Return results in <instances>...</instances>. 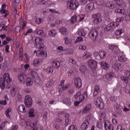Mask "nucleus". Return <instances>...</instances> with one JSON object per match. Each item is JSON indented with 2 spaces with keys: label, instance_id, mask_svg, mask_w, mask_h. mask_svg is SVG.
I'll use <instances>...</instances> for the list:
<instances>
[{
  "label": "nucleus",
  "instance_id": "54",
  "mask_svg": "<svg viewBox=\"0 0 130 130\" xmlns=\"http://www.w3.org/2000/svg\"><path fill=\"white\" fill-rule=\"evenodd\" d=\"M96 126L98 127V128L101 129L102 127H103V124H102V122H99L97 123Z\"/></svg>",
  "mask_w": 130,
  "mask_h": 130
},
{
  "label": "nucleus",
  "instance_id": "52",
  "mask_svg": "<svg viewBox=\"0 0 130 130\" xmlns=\"http://www.w3.org/2000/svg\"><path fill=\"white\" fill-rule=\"evenodd\" d=\"M19 58H21V57H23V48H19Z\"/></svg>",
  "mask_w": 130,
  "mask_h": 130
},
{
  "label": "nucleus",
  "instance_id": "11",
  "mask_svg": "<svg viewBox=\"0 0 130 130\" xmlns=\"http://www.w3.org/2000/svg\"><path fill=\"white\" fill-rule=\"evenodd\" d=\"M18 80L22 85H24L25 84V82H26V80H27V76L25 74L20 75L18 77Z\"/></svg>",
  "mask_w": 130,
  "mask_h": 130
},
{
  "label": "nucleus",
  "instance_id": "12",
  "mask_svg": "<svg viewBox=\"0 0 130 130\" xmlns=\"http://www.w3.org/2000/svg\"><path fill=\"white\" fill-rule=\"evenodd\" d=\"M90 125V123H89V120H85L82 124L81 126V129L82 130L87 129L89 126Z\"/></svg>",
  "mask_w": 130,
  "mask_h": 130
},
{
  "label": "nucleus",
  "instance_id": "31",
  "mask_svg": "<svg viewBox=\"0 0 130 130\" xmlns=\"http://www.w3.org/2000/svg\"><path fill=\"white\" fill-rule=\"evenodd\" d=\"M53 67H55L56 69H57L58 70V68L60 67V62L58 61H54L53 62Z\"/></svg>",
  "mask_w": 130,
  "mask_h": 130
},
{
  "label": "nucleus",
  "instance_id": "1",
  "mask_svg": "<svg viewBox=\"0 0 130 130\" xmlns=\"http://www.w3.org/2000/svg\"><path fill=\"white\" fill-rule=\"evenodd\" d=\"M35 46L39 50L37 51L36 50L34 51V54H36L37 56H41L43 58H46L47 53L45 52L46 50V47L43 44V40L40 38H36ZM42 50V51H41Z\"/></svg>",
  "mask_w": 130,
  "mask_h": 130
},
{
  "label": "nucleus",
  "instance_id": "39",
  "mask_svg": "<svg viewBox=\"0 0 130 130\" xmlns=\"http://www.w3.org/2000/svg\"><path fill=\"white\" fill-rule=\"evenodd\" d=\"M117 48H118V47H117L115 45H110L109 46V49L110 50H116Z\"/></svg>",
  "mask_w": 130,
  "mask_h": 130
},
{
  "label": "nucleus",
  "instance_id": "2",
  "mask_svg": "<svg viewBox=\"0 0 130 130\" xmlns=\"http://www.w3.org/2000/svg\"><path fill=\"white\" fill-rule=\"evenodd\" d=\"M6 82L7 84H10L12 82V79L10 77L9 73H5L3 76V79L0 80V87L2 90H5Z\"/></svg>",
  "mask_w": 130,
  "mask_h": 130
},
{
  "label": "nucleus",
  "instance_id": "15",
  "mask_svg": "<svg viewBox=\"0 0 130 130\" xmlns=\"http://www.w3.org/2000/svg\"><path fill=\"white\" fill-rule=\"evenodd\" d=\"M44 58L43 57L42 59H35L32 62V64L35 67L38 66L39 64H41L42 63V61H43Z\"/></svg>",
  "mask_w": 130,
  "mask_h": 130
},
{
  "label": "nucleus",
  "instance_id": "40",
  "mask_svg": "<svg viewBox=\"0 0 130 130\" xmlns=\"http://www.w3.org/2000/svg\"><path fill=\"white\" fill-rule=\"evenodd\" d=\"M122 33H123V29L122 28L117 29L115 32L116 35H118V36L121 35Z\"/></svg>",
  "mask_w": 130,
  "mask_h": 130
},
{
  "label": "nucleus",
  "instance_id": "36",
  "mask_svg": "<svg viewBox=\"0 0 130 130\" xmlns=\"http://www.w3.org/2000/svg\"><path fill=\"white\" fill-rule=\"evenodd\" d=\"M28 115L30 117H34L35 114H34V109H30L29 110Z\"/></svg>",
  "mask_w": 130,
  "mask_h": 130
},
{
  "label": "nucleus",
  "instance_id": "28",
  "mask_svg": "<svg viewBox=\"0 0 130 130\" xmlns=\"http://www.w3.org/2000/svg\"><path fill=\"white\" fill-rule=\"evenodd\" d=\"M59 31L61 34L63 35H67L68 32V29L64 28V27H61L59 29Z\"/></svg>",
  "mask_w": 130,
  "mask_h": 130
},
{
  "label": "nucleus",
  "instance_id": "5",
  "mask_svg": "<svg viewBox=\"0 0 130 130\" xmlns=\"http://www.w3.org/2000/svg\"><path fill=\"white\" fill-rule=\"evenodd\" d=\"M74 98L76 100H85L86 98H88V93H87V91L84 92V94H82V92L81 91H78L76 94L74 95Z\"/></svg>",
  "mask_w": 130,
  "mask_h": 130
},
{
  "label": "nucleus",
  "instance_id": "9",
  "mask_svg": "<svg viewBox=\"0 0 130 130\" xmlns=\"http://www.w3.org/2000/svg\"><path fill=\"white\" fill-rule=\"evenodd\" d=\"M74 84L76 88L77 89L82 88V79H81L80 78H75L74 80Z\"/></svg>",
  "mask_w": 130,
  "mask_h": 130
},
{
  "label": "nucleus",
  "instance_id": "51",
  "mask_svg": "<svg viewBox=\"0 0 130 130\" xmlns=\"http://www.w3.org/2000/svg\"><path fill=\"white\" fill-rule=\"evenodd\" d=\"M78 34L79 36H85V35H86V33H85L84 30H79L78 31Z\"/></svg>",
  "mask_w": 130,
  "mask_h": 130
},
{
  "label": "nucleus",
  "instance_id": "10",
  "mask_svg": "<svg viewBox=\"0 0 130 130\" xmlns=\"http://www.w3.org/2000/svg\"><path fill=\"white\" fill-rule=\"evenodd\" d=\"M115 29V23L111 22L105 27V31H113Z\"/></svg>",
  "mask_w": 130,
  "mask_h": 130
},
{
  "label": "nucleus",
  "instance_id": "19",
  "mask_svg": "<svg viewBox=\"0 0 130 130\" xmlns=\"http://www.w3.org/2000/svg\"><path fill=\"white\" fill-rule=\"evenodd\" d=\"M100 86L98 85H96L94 86V91H93V96H97L98 95V93L100 92Z\"/></svg>",
  "mask_w": 130,
  "mask_h": 130
},
{
  "label": "nucleus",
  "instance_id": "43",
  "mask_svg": "<svg viewBox=\"0 0 130 130\" xmlns=\"http://www.w3.org/2000/svg\"><path fill=\"white\" fill-rule=\"evenodd\" d=\"M30 75L32 78H34V79H36V77L38 76L37 72L35 71H31L30 72Z\"/></svg>",
  "mask_w": 130,
  "mask_h": 130
},
{
  "label": "nucleus",
  "instance_id": "60",
  "mask_svg": "<svg viewBox=\"0 0 130 130\" xmlns=\"http://www.w3.org/2000/svg\"><path fill=\"white\" fill-rule=\"evenodd\" d=\"M115 13H119L120 14H123L122 13V9H117L115 10Z\"/></svg>",
  "mask_w": 130,
  "mask_h": 130
},
{
  "label": "nucleus",
  "instance_id": "7",
  "mask_svg": "<svg viewBox=\"0 0 130 130\" xmlns=\"http://www.w3.org/2000/svg\"><path fill=\"white\" fill-rule=\"evenodd\" d=\"M24 103L28 108H30L32 106V98L29 95H26L24 99Z\"/></svg>",
  "mask_w": 130,
  "mask_h": 130
},
{
  "label": "nucleus",
  "instance_id": "61",
  "mask_svg": "<svg viewBox=\"0 0 130 130\" xmlns=\"http://www.w3.org/2000/svg\"><path fill=\"white\" fill-rule=\"evenodd\" d=\"M0 104L1 105H7V100H5L4 101H0Z\"/></svg>",
  "mask_w": 130,
  "mask_h": 130
},
{
  "label": "nucleus",
  "instance_id": "38",
  "mask_svg": "<svg viewBox=\"0 0 130 130\" xmlns=\"http://www.w3.org/2000/svg\"><path fill=\"white\" fill-rule=\"evenodd\" d=\"M93 56L96 58V59H100V52H94L93 53Z\"/></svg>",
  "mask_w": 130,
  "mask_h": 130
},
{
  "label": "nucleus",
  "instance_id": "16",
  "mask_svg": "<svg viewBox=\"0 0 130 130\" xmlns=\"http://www.w3.org/2000/svg\"><path fill=\"white\" fill-rule=\"evenodd\" d=\"M63 104L67 105V106H71L72 105V101L70 98H66L64 99L62 101Z\"/></svg>",
  "mask_w": 130,
  "mask_h": 130
},
{
  "label": "nucleus",
  "instance_id": "56",
  "mask_svg": "<svg viewBox=\"0 0 130 130\" xmlns=\"http://www.w3.org/2000/svg\"><path fill=\"white\" fill-rule=\"evenodd\" d=\"M68 94H69V95H73V94H74V93H75V90H74V89H70L68 90Z\"/></svg>",
  "mask_w": 130,
  "mask_h": 130
},
{
  "label": "nucleus",
  "instance_id": "13",
  "mask_svg": "<svg viewBox=\"0 0 130 130\" xmlns=\"http://www.w3.org/2000/svg\"><path fill=\"white\" fill-rule=\"evenodd\" d=\"M91 108L92 106H91V104H88L83 108L82 110V113L83 114L88 113V112H89V111L91 110Z\"/></svg>",
  "mask_w": 130,
  "mask_h": 130
},
{
  "label": "nucleus",
  "instance_id": "58",
  "mask_svg": "<svg viewBox=\"0 0 130 130\" xmlns=\"http://www.w3.org/2000/svg\"><path fill=\"white\" fill-rule=\"evenodd\" d=\"M41 22H42V19L41 18H37L35 20V23H36V24H40Z\"/></svg>",
  "mask_w": 130,
  "mask_h": 130
},
{
  "label": "nucleus",
  "instance_id": "33",
  "mask_svg": "<svg viewBox=\"0 0 130 130\" xmlns=\"http://www.w3.org/2000/svg\"><path fill=\"white\" fill-rule=\"evenodd\" d=\"M56 34V31H55V30L53 29V30H49L48 35H49V36H51V37H54Z\"/></svg>",
  "mask_w": 130,
  "mask_h": 130
},
{
  "label": "nucleus",
  "instance_id": "26",
  "mask_svg": "<svg viewBox=\"0 0 130 130\" xmlns=\"http://www.w3.org/2000/svg\"><path fill=\"white\" fill-rule=\"evenodd\" d=\"M107 54V53H106V52L100 51V58H101V59L106 58Z\"/></svg>",
  "mask_w": 130,
  "mask_h": 130
},
{
  "label": "nucleus",
  "instance_id": "41",
  "mask_svg": "<svg viewBox=\"0 0 130 130\" xmlns=\"http://www.w3.org/2000/svg\"><path fill=\"white\" fill-rule=\"evenodd\" d=\"M115 111H116V112L118 114L121 113V109L119 108V106L118 105L115 106Z\"/></svg>",
  "mask_w": 130,
  "mask_h": 130
},
{
  "label": "nucleus",
  "instance_id": "45",
  "mask_svg": "<svg viewBox=\"0 0 130 130\" xmlns=\"http://www.w3.org/2000/svg\"><path fill=\"white\" fill-rule=\"evenodd\" d=\"M118 60L119 61L123 62L126 60V58L124 56L121 55L119 56Z\"/></svg>",
  "mask_w": 130,
  "mask_h": 130
},
{
  "label": "nucleus",
  "instance_id": "6",
  "mask_svg": "<svg viewBox=\"0 0 130 130\" xmlns=\"http://www.w3.org/2000/svg\"><path fill=\"white\" fill-rule=\"evenodd\" d=\"M88 36L92 41L95 42L97 39V37H98V31L96 29H93L88 34Z\"/></svg>",
  "mask_w": 130,
  "mask_h": 130
},
{
  "label": "nucleus",
  "instance_id": "20",
  "mask_svg": "<svg viewBox=\"0 0 130 130\" xmlns=\"http://www.w3.org/2000/svg\"><path fill=\"white\" fill-rule=\"evenodd\" d=\"M70 88V84H66V85H64L63 87H60L59 89V92H64L66 90H68Z\"/></svg>",
  "mask_w": 130,
  "mask_h": 130
},
{
  "label": "nucleus",
  "instance_id": "32",
  "mask_svg": "<svg viewBox=\"0 0 130 130\" xmlns=\"http://www.w3.org/2000/svg\"><path fill=\"white\" fill-rule=\"evenodd\" d=\"M35 84L37 85V86H40V85H42V80H41L40 78H37L35 80Z\"/></svg>",
  "mask_w": 130,
  "mask_h": 130
},
{
  "label": "nucleus",
  "instance_id": "48",
  "mask_svg": "<svg viewBox=\"0 0 130 130\" xmlns=\"http://www.w3.org/2000/svg\"><path fill=\"white\" fill-rule=\"evenodd\" d=\"M84 100H79V101H75L74 102V106H79L80 105V103L81 102H83Z\"/></svg>",
  "mask_w": 130,
  "mask_h": 130
},
{
  "label": "nucleus",
  "instance_id": "22",
  "mask_svg": "<svg viewBox=\"0 0 130 130\" xmlns=\"http://www.w3.org/2000/svg\"><path fill=\"white\" fill-rule=\"evenodd\" d=\"M18 110L20 112H26L25 106L24 105H20L18 107Z\"/></svg>",
  "mask_w": 130,
  "mask_h": 130
},
{
  "label": "nucleus",
  "instance_id": "29",
  "mask_svg": "<svg viewBox=\"0 0 130 130\" xmlns=\"http://www.w3.org/2000/svg\"><path fill=\"white\" fill-rule=\"evenodd\" d=\"M114 77V74L112 73H109L106 75V79L108 81H111L112 77Z\"/></svg>",
  "mask_w": 130,
  "mask_h": 130
},
{
  "label": "nucleus",
  "instance_id": "30",
  "mask_svg": "<svg viewBox=\"0 0 130 130\" xmlns=\"http://www.w3.org/2000/svg\"><path fill=\"white\" fill-rule=\"evenodd\" d=\"M86 7L87 9H88V10H90V11H93V10H94V3L90 2L87 5Z\"/></svg>",
  "mask_w": 130,
  "mask_h": 130
},
{
  "label": "nucleus",
  "instance_id": "53",
  "mask_svg": "<svg viewBox=\"0 0 130 130\" xmlns=\"http://www.w3.org/2000/svg\"><path fill=\"white\" fill-rule=\"evenodd\" d=\"M79 3L81 6H84V5H86L88 3V1L87 0H80Z\"/></svg>",
  "mask_w": 130,
  "mask_h": 130
},
{
  "label": "nucleus",
  "instance_id": "47",
  "mask_svg": "<svg viewBox=\"0 0 130 130\" xmlns=\"http://www.w3.org/2000/svg\"><path fill=\"white\" fill-rule=\"evenodd\" d=\"M99 108H100V109H103L104 108V103L103 102H101L100 104H99L98 105H96Z\"/></svg>",
  "mask_w": 130,
  "mask_h": 130
},
{
  "label": "nucleus",
  "instance_id": "63",
  "mask_svg": "<svg viewBox=\"0 0 130 130\" xmlns=\"http://www.w3.org/2000/svg\"><path fill=\"white\" fill-rule=\"evenodd\" d=\"M89 57H91V55L88 54L87 53L84 54L83 56V58H89Z\"/></svg>",
  "mask_w": 130,
  "mask_h": 130
},
{
  "label": "nucleus",
  "instance_id": "50",
  "mask_svg": "<svg viewBox=\"0 0 130 130\" xmlns=\"http://www.w3.org/2000/svg\"><path fill=\"white\" fill-rule=\"evenodd\" d=\"M64 40H65V44H70L71 43V40L69 39L68 37H65Z\"/></svg>",
  "mask_w": 130,
  "mask_h": 130
},
{
  "label": "nucleus",
  "instance_id": "49",
  "mask_svg": "<svg viewBox=\"0 0 130 130\" xmlns=\"http://www.w3.org/2000/svg\"><path fill=\"white\" fill-rule=\"evenodd\" d=\"M11 95L12 96H15V95H16V88H12L11 89Z\"/></svg>",
  "mask_w": 130,
  "mask_h": 130
},
{
  "label": "nucleus",
  "instance_id": "62",
  "mask_svg": "<svg viewBox=\"0 0 130 130\" xmlns=\"http://www.w3.org/2000/svg\"><path fill=\"white\" fill-rule=\"evenodd\" d=\"M87 47L83 45L79 46V49H81V50H86Z\"/></svg>",
  "mask_w": 130,
  "mask_h": 130
},
{
  "label": "nucleus",
  "instance_id": "35",
  "mask_svg": "<svg viewBox=\"0 0 130 130\" xmlns=\"http://www.w3.org/2000/svg\"><path fill=\"white\" fill-rule=\"evenodd\" d=\"M37 124H38V122H37V120H35L34 122H30L29 123V126H30V127H36Z\"/></svg>",
  "mask_w": 130,
  "mask_h": 130
},
{
  "label": "nucleus",
  "instance_id": "59",
  "mask_svg": "<svg viewBox=\"0 0 130 130\" xmlns=\"http://www.w3.org/2000/svg\"><path fill=\"white\" fill-rule=\"evenodd\" d=\"M83 40V38L81 37H78L75 41V43H78V42H80V41H82Z\"/></svg>",
  "mask_w": 130,
  "mask_h": 130
},
{
  "label": "nucleus",
  "instance_id": "8",
  "mask_svg": "<svg viewBox=\"0 0 130 130\" xmlns=\"http://www.w3.org/2000/svg\"><path fill=\"white\" fill-rule=\"evenodd\" d=\"M104 127L106 130H114L113 125L108 120H106L104 122Z\"/></svg>",
  "mask_w": 130,
  "mask_h": 130
},
{
  "label": "nucleus",
  "instance_id": "3",
  "mask_svg": "<svg viewBox=\"0 0 130 130\" xmlns=\"http://www.w3.org/2000/svg\"><path fill=\"white\" fill-rule=\"evenodd\" d=\"M67 7L69 10H77L79 7V2L77 0H70L67 3Z\"/></svg>",
  "mask_w": 130,
  "mask_h": 130
},
{
  "label": "nucleus",
  "instance_id": "42",
  "mask_svg": "<svg viewBox=\"0 0 130 130\" xmlns=\"http://www.w3.org/2000/svg\"><path fill=\"white\" fill-rule=\"evenodd\" d=\"M77 22V15H74L72 16L71 20V24H74V23H76Z\"/></svg>",
  "mask_w": 130,
  "mask_h": 130
},
{
  "label": "nucleus",
  "instance_id": "14",
  "mask_svg": "<svg viewBox=\"0 0 130 130\" xmlns=\"http://www.w3.org/2000/svg\"><path fill=\"white\" fill-rule=\"evenodd\" d=\"M88 66L91 69H95L97 67V62L95 60H90L88 61Z\"/></svg>",
  "mask_w": 130,
  "mask_h": 130
},
{
  "label": "nucleus",
  "instance_id": "57",
  "mask_svg": "<svg viewBox=\"0 0 130 130\" xmlns=\"http://www.w3.org/2000/svg\"><path fill=\"white\" fill-rule=\"evenodd\" d=\"M41 5H46V3L49 2V0H40Z\"/></svg>",
  "mask_w": 130,
  "mask_h": 130
},
{
  "label": "nucleus",
  "instance_id": "21",
  "mask_svg": "<svg viewBox=\"0 0 130 130\" xmlns=\"http://www.w3.org/2000/svg\"><path fill=\"white\" fill-rule=\"evenodd\" d=\"M36 34H38V35H40V36H41V37H43V38H44V37H45L46 35L45 32H44V31H43V30L42 29H40L39 30L36 31Z\"/></svg>",
  "mask_w": 130,
  "mask_h": 130
},
{
  "label": "nucleus",
  "instance_id": "18",
  "mask_svg": "<svg viewBox=\"0 0 130 130\" xmlns=\"http://www.w3.org/2000/svg\"><path fill=\"white\" fill-rule=\"evenodd\" d=\"M101 66L103 69H104V70H108L110 68L109 64H108L106 61H103L101 62Z\"/></svg>",
  "mask_w": 130,
  "mask_h": 130
},
{
  "label": "nucleus",
  "instance_id": "27",
  "mask_svg": "<svg viewBox=\"0 0 130 130\" xmlns=\"http://www.w3.org/2000/svg\"><path fill=\"white\" fill-rule=\"evenodd\" d=\"M0 13L3 15L4 14V15H3L4 18H7V17H8V15H9V12H8V11L4 9L0 10Z\"/></svg>",
  "mask_w": 130,
  "mask_h": 130
},
{
  "label": "nucleus",
  "instance_id": "4",
  "mask_svg": "<svg viewBox=\"0 0 130 130\" xmlns=\"http://www.w3.org/2000/svg\"><path fill=\"white\" fill-rule=\"evenodd\" d=\"M92 22L94 25H99L102 22V15L100 13H96L92 15Z\"/></svg>",
  "mask_w": 130,
  "mask_h": 130
},
{
  "label": "nucleus",
  "instance_id": "64",
  "mask_svg": "<svg viewBox=\"0 0 130 130\" xmlns=\"http://www.w3.org/2000/svg\"><path fill=\"white\" fill-rule=\"evenodd\" d=\"M116 130H123V128L121 125H119L117 126Z\"/></svg>",
  "mask_w": 130,
  "mask_h": 130
},
{
  "label": "nucleus",
  "instance_id": "25",
  "mask_svg": "<svg viewBox=\"0 0 130 130\" xmlns=\"http://www.w3.org/2000/svg\"><path fill=\"white\" fill-rule=\"evenodd\" d=\"M54 70V69H53V66H48L47 68L46 72L47 74H52V73H53Z\"/></svg>",
  "mask_w": 130,
  "mask_h": 130
},
{
  "label": "nucleus",
  "instance_id": "44",
  "mask_svg": "<svg viewBox=\"0 0 130 130\" xmlns=\"http://www.w3.org/2000/svg\"><path fill=\"white\" fill-rule=\"evenodd\" d=\"M121 80L123 81L125 84H127L128 83V79H127L125 76H121Z\"/></svg>",
  "mask_w": 130,
  "mask_h": 130
},
{
  "label": "nucleus",
  "instance_id": "37",
  "mask_svg": "<svg viewBox=\"0 0 130 130\" xmlns=\"http://www.w3.org/2000/svg\"><path fill=\"white\" fill-rule=\"evenodd\" d=\"M106 6L107 8H109V9H113L114 8V6L113 5V3L112 2H108L106 4Z\"/></svg>",
  "mask_w": 130,
  "mask_h": 130
},
{
  "label": "nucleus",
  "instance_id": "17",
  "mask_svg": "<svg viewBox=\"0 0 130 130\" xmlns=\"http://www.w3.org/2000/svg\"><path fill=\"white\" fill-rule=\"evenodd\" d=\"M94 97V104H95V105H99L100 103H101L102 102V99H101L100 97L95 95V96H93Z\"/></svg>",
  "mask_w": 130,
  "mask_h": 130
},
{
  "label": "nucleus",
  "instance_id": "46",
  "mask_svg": "<svg viewBox=\"0 0 130 130\" xmlns=\"http://www.w3.org/2000/svg\"><path fill=\"white\" fill-rule=\"evenodd\" d=\"M115 3L119 6V7H120L121 5H122L124 3L123 0H114Z\"/></svg>",
  "mask_w": 130,
  "mask_h": 130
},
{
  "label": "nucleus",
  "instance_id": "55",
  "mask_svg": "<svg viewBox=\"0 0 130 130\" xmlns=\"http://www.w3.org/2000/svg\"><path fill=\"white\" fill-rule=\"evenodd\" d=\"M69 130H76L77 129V126L76 125H71L68 128Z\"/></svg>",
  "mask_w": 130,
  "mask_h": 130
},
{
  "label": "nucleus",
  "instance_id": "24",
  "mask_svg": "<svg viewBox=\"0 0 130 130\" xmlns=\"http://www.w3.org/2000/svg\"><path fill=\"white\" fill-rule=\"evenodd\" d=\"M119 67H120L119 64H118L117 63H115L112 66V69L113 70H114L115 72H119L120 69Z\"/></svg>",
  "mask_w": 130,
  "mask_h": 130
},
{
  "label": "nucleus",
  "instance_id": "34",
  "mask_svg": "<svg viewBox=\"0 0 130 130\" xmlns=\"http://www.w3.org/2000/svg\"><path fill=\"white\" fill-rule=\"evenodd\" d=\"M80 71L81 72V73L85 74V73L87 72V67L84 65H82L80 67Z\"/></svg>",
  "mask_w": 130,
  "mask_h": 130
},
{
  "label": "nucleus",
  "instance_id": "23",
  "mask_svg": "<svg viewBox=\"0 0 130 130\" xmlns=\"http://www.w3.org/2000/svg\"><path fill=\"white\" fill-rule=\"evenodd\" d=\"M26 86H31V85L33 84V79H32L31 77H28L26 78Z\"/></svg>",
  "mask_w": 130,
  "mask_h": 130
}]
</instances>
